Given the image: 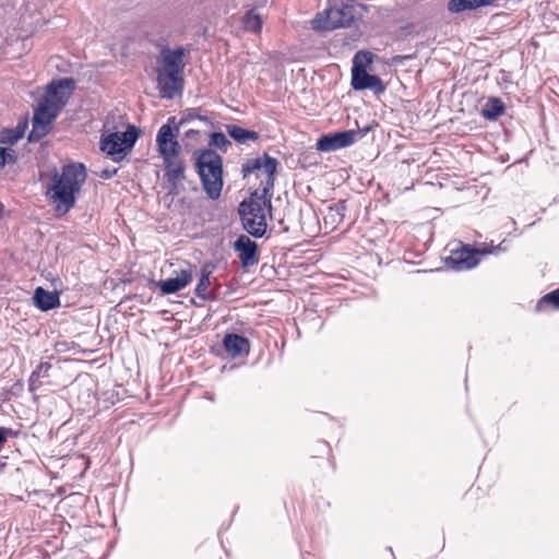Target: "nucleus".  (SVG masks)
Returning a JSON list of instances; mask_svg holds the SVG:
<instances>
[{
    "label": "nucleus",
    "instance_id": "obj_1",
    "mask_svg": "<svg viewBox=\"0 0 559 559\" xmlns=\"http://www.w3.org/2000/svg\"><path fill=\"white\" fill-rule=\"evenodd\" d=\"M277 165L276 158L267 154H264L262 157L248 159L242 165L243 177L253 173L264 174L260 188L239 205L242 226L255 238H260L266 233V211H271V191L274 187Z\"/></svg>",
    "mask_w": 559,
    "mask_h": 559
},
{
    "label": "nucleus",
    "instance_id": "obj_2",
    "mask_svg": "<svg viewBox=\"0 0 559 559\" xmlns=\"http://www.w3.org/2000/svg\"><path fill=\"white\" fill-rule=\"evenodd\" d=\"M45 187V197L58 216L67 214L76 202V197L86 181V167L82 163H70L53 169Z\"/></svg>",
    "mask_w": 559,
    "mask_h": 559
},
{
    "label": "nucleus",
    "instance_id": "obj_3",
    "mask_svg": "<svg viewBox=\"0 0 559 559\" xmlns=\"http://www.w3.org/2000/svg\"><path fill=\"white\" fill-rule=\"evenodd\" d=\"M185 55L186 50L181 47L173 50L165 48L160 51L156 81L162 98L173 99L181 95L185 86Z\"/></svg>",
    "mask_w": 559,
    "mask_h": 559
},
{
    "label": "nucleus",
    "instance_id": "obj_4",
    "mask_svg": "<svg viewBox=\"0 0 559 559\" xmlns=\"http://www.w3.org/2000/svg\"><path fill=\"white\" fill-rule=\"evenodd\" d=\"M178 128L175 130L163 124L156 135L157 151L163 158L165 177L170 183L168 193L178 194V182L185 178V163L180 156L181 146L177 140Z\"/></svg>",
    "mask_w": 559,
    "mask_h": 559
},
{
    "label": "nucleus",
    "instance_id": "obj_5",
    "mask_svg": "<svg viewBox=\"0 0 559 559\" xmlns=\"http://www.w3.org/2000/svg\"><path fill=\"white\" fill-rule=\"evenodd\" d=\"M140 134L138 127L127 123L121 117L118 122L108 117L102 128L99 148L112 160L119 162L132 150Z\"/></svg>",
    "mask_w": 559,
    "mask_h": 559
},
{
    "label": "nucleus",
    "instance_id": "obj_6",
    "mask_svg": "<svg viewBox=\"0 0 559 559\" xmlns=\"http://www.w3.org/2000/svg\"><path fill=\"white\" fill-rule=\"evenodd\" d=\"M195 167L205 193L210 199L217 200L224 183L222 156L211 148L203 150L198 153Z\"/></svg>",
    "mask_w": 559,
    "mask_h": 559
},
{
    "label": "nucleus",
    "instance_id": "obj_7",
    "mask_svg": "<svg viewBox=\"0 0 559 559\" xmlns=\"http://www.w3.org/2000/svg\"><path fill=\"white\" fill-rule=\"evenodd\" d=\"M355 20V7L350 3L329 7L316 14L311 27L317 32H330L349 26Z\"/></svg>",
    "mask_w": 559,
    "mask_h": 559
},
{
    "label": "nucleus",
    "instance_id": "obj_8",
    "mask_svg": "<svg viewBox=\"0 0 559 559\" xmlns=\"http://www.w3.org/2000/svg\"><path fill=\"white\" fill-rule=\"evenodd\" d=\"M493 250V247H488L487 245H483L481 248H474L471 245L460 242L457 248L451 249L445 263L455 271L471 270L479 263L481 255L492 253Z\"/></svg>",
    "mask_w": 559,
    "mask_h": 559
},
{
    "label": "nucleus",
    "instance_id": "obj_9",
    "mask_svg": "<svg viewBox=\"0 0 559 559\" xmlns=\"http://www.w3.org/2000/svg\"><path fill=\"white\" fill-rule=\"evenodd\" d=\"M58 114V110L40 100L34 110L33 128L29 133V140L38 141L46 136L50 132L52 122Z\"/></svg>",
    "mask_w": 559,
    "mask_h": 559
},
{
    "label": "nucleus",
    "instance_id": "obj_10",
    "mask_svg": "<svg viewBox=\"0 0 559 559\" xmlns=\"http://www.w3.org/2000/svg\"><path fill=\"white\" fill-rule=\"evenodd\" d=\"M73 88L74 81L72 79H62L57 82L53 81L47 86L41 100L60 111L68 103Z\"/></svg>",
    "mask_w": 559,
    "mask_h": 559
},
{
    "label": "nucleus",
    "instance_id": "obj_11",
    "mask_svg": "<svg viewBox=\"0 0 559 559\" xmlns=\"http://www.w3.org/2000/svg\"><path fill=\"white\" fill-rule=\"evenodd\" d=\"M358 136V131L347 130L322 135L317 142V148L322 152H333L353 145Z\"/></svg>",
    "mask_w": 559,
    "mask_h": 559
},
{
    "label": "nucleus",
    "instance_id": "obj_12",
    "mask_svg": "<svg viewBox=\"0 0 559 559\" xmlns=\"http://www.w3.org/2000/svg\"><path fill=\"white\" fill-rule=\"evenodd\" d=\"M352 87L355 91L370 90L376 95L383 94L385 92V84L382 80L374 74H369L365 69H352Z\"/></svg>",
    "mask_w": 559,
    "mask_h": 559
},
{
    "label": "nucleus",
    "instance_id": "obj_13",
    "mask_svg": "<svg viewBox=\"0 0 559 559\" xmlns=\"http://www.w3.org/2000/svg\"><path fill=\"white\" fill-rule=\"evenodd\" d=\"M242 267H250L259 263V251L255 241L246 235H240L234 243Z\"/></svg>",
    "mask_w": 559,
    "mask_h": 559
},
{
    "label": "nucleus",
    "instance_id": "obj_14",
    "mask_svg": "<svg viewBox=\"0 0 559 559\" xmlns=\"http://www.w3.org/2000/svg\"><path fill=\"white\" fill-rule=\"evenodd\" d=\"M223 347L231 358L246 357L250 353V341L236 333H227L223 338Z\"/></svg>",
    "mask_w": 559,
    "mask_h": 559
},
{
    "label": "nucleus",
    "instance_id": "obj_15",
    "mask_svg": "<svg viewBox=\"0 0 559 559\" xmlns=\"http://www.w3.org/2000/svg\"><path fill=\"white\" fill-rule=\"evenodd\" d=\"M192 280V273L190 270V266L187 269L180 270V272L177 273L175 277L167 278L165 281L160 282V289L165 294H174L181 289H183L186 286L189 285V283Z\"/></svg>",
    "mask_w": 559,
    "mask_h": 559
},
{
    "label": "nucleus",
    "instance_id": "obj_16",
    "mask_svg": "<svg viewBox=\"0 0 559 559\" xmlns=\"http://www.w3.org/2000/svg\"><path fill=\"white\" fill-rule=\"evenodd\" d=\"M34 301L38 309L48 311L60 306V298L57 293L48 292L37 287L34 294Z\"/></svg>",
    "mask_w": 559,
    "mask_h": 559
},
{
    "label": "nucleus",
    "instance_id": "obj_17",
    "mask_svg": "<svg viewBox=\"0 0 559 559\" xmlns=\"http://www.w3.org/2000/svg\"><path fill=\"white\" fill-rule=\"evenodd\" d=\"M345 209L344 202L329 206L323 217L325 225H329L331 229H335L344 221Z\"/></svg>",
    "mask_w": 559,
    "mask_h": 559
},
{
    "label": "nucleus",
    "instance_id": "obj_18",
    "mask_svg": "<svg viewBox=\"0 0 559 559\" xmlns=\"http://www.w3.org/2000/svg\"><path fill=\"white\" fill-rule=\"evenodd\" d=\"M51 365L49 362H40L31 373L28 379V391L35 393L41 386V378L48 377Z\"/></svg>",
    "mask_w": 559,
    "mask_h": 559
},
{
    "label": "nucleus",
    "instance_id": "obj_19",
    "mask_svg": "<svg viewBox=\"0 0 559 559\" xmlns=\"http://www.w3.org/2000/svg\"><path fill=\"white\" fill-rule=\"evenodd\" d=\"M227 132L238 143H246L247 141H257L259 133L255 131L243 129L239 126H227Z\"/></svg>",
    "mask_w": 559,
    "mask_h": 559
},
{
    "label": "nucleus",
    "instance_id": "obj_20",
    "mask_svg": "<svg viewBox=\"0 0 559 559\" xmlns=\"http://www.w3.org/2000/svg\"><path fill=\"white\" fill-rule=\"evenodd\" d=\"M549 308L559 310V288L544 295L535 306L537 312L546 311Z\"/></svg>",
    "mask_w": 559,
    "mask_h": 559
},
{
    "label": "nucleus",
    "instance_id": "obj_21",
    "mask_svg": "<svg viewBox=\"0 0 559 559\" xmlns=\"http://www.w3.org/2000/svg\"><path fill=\"white\" fill-rule=\"evenodd\" d=\"M242 25L245 29L260 34L263 25L262 17L252 9L242 17Z\"/></svg>",
    "mask_w": 559,
    "mask_h": 559
},
{
    "label": "nucleus",
    "instance_id": "obj_22",
    "mask_svg": "<svg viewBox=\"0 0 559 559\" xmlns=\"http://www.w3.org/2000/svg\"><path fill=\"white\" fill-rule=\"evenodd\" d=\"M504 111L503 103L499 98H491L483 109V116L488 119H496Z\"/></svg>",
    "mask_w": 559,
    "mask_h": 559
},
{
    "label": "nucleus",
    "instance_id": "obj_23",
    "mask_svg": "<svg viewBox=\"0 0 559 559\" xmlns=\"http://www.w3.org/2000/svg\"><path fill=\"white\" fill-rule=\"evenodd\" d=\"M373 61V53L368 50H359L356 52L353 60L352 69H367Z\"/></svg>",
    "mask_w": 559,
    "mask_h": 559
},
{
    "label": "nucleus",
    "instance_id": "obj_24",
    "mask_svg": "<svg viewBox=\"0 0 559 559\" xmlns=\"http://www.w3.org/2000/svg\"><path fill=\"white\" fill-rule=\"evenodd\" d=\"M210 275H211L210 271H206L205 269L202 270V275H201V277L197 284V287H195V294L200 298L206 299L210 294V292H209V287L211 284Z\"/></svg>",
    "mask_w": 559,
    "mask_h": 559
},
{
    "label": "nucleus",
    "instance_id": "obj_25",
    "mask_svg": "<svg viewBox=\"0 0 559 559\" xmlns=\"http://www.w3.org/2000/svg\"><path fill=\"white\" fill-rule=\"evenodd\" d=\"M17 160V154L15 150L11 147H0V169H2L5 164H15Z\"/></svg>",
    "mask_w": 559,
    "mask_h": 559
},
{
    "label": "nucleus",
    "instance_id": "obj_26",
    "mask_svg": "<svg viewBox=\"0 0 559 559\" xmlns=\"http://www.w3.org/2000/svg\"><path fill=\"white\" fill-rule=\"evenodd\" d=\"M22 136H23V133L21 131L13 130V129L4 130L0 134V143L12 145V144L16 143Z\"/></svg>",
    "mask_w": 559,
    "mask_h": 559
},
{
    "label": "nucleus",
    "instance_id": "obj_27",
    "mask_svg": "<svg viewBox=\"0 0 559 559\" xmlns=\"http://www.w3.org/2000/svg\"><path fill=\"white\" fill-rule=\"evenodd\" d=\"M210 144L225 151L227 146L230 145V142L224 133L213 132L211 134Z\"/></svg>",
    "mask_w": 559,
    "mask_h": 559
},
{
    "label": "nucleus",
    "instance_id": "obj_28",
    "mask_svg": "<svg viewBox=\"0 0 559 559\" xmlns=\"http://www.w3.org/2000/svg\"><path fill=\"white\" fill-rule=\"evenodd\" d=\"M194 132H195V131L190 130V131H188V132H187V135H190V133H194Z\"/></svg>",
    "mask_w": 559,
    "mask_h": 559
}]
</instances>
